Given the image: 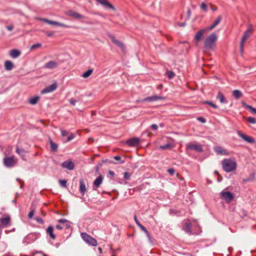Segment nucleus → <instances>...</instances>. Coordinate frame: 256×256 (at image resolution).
Instances as JSON below:
<instances>
[{
  "label": "nucleus",
  "mask_w": 256,
  "mask_h": 256,
  "mask_svg": "<svg viewBox=\"0 0 256 256\" xmlns=\"http://www.w3.org/2000/svg\"><path fill=\"white\" fill-rule=\"evenodd\" d=\"M140 142V139L138 137H134L128 139L126 142V144L130 146H136L139 145Z\"/></svg>",
  "instance_id": "11"
},
{
  "label": "nucleus",
  "mask_w": 256,
  "mask_h": 256,
  "mask_svg": "<svg viewBox=\"0 0 256 256\" xmlns=\"http://www.w3.org/2000/svg\"><path fill=\"white\" fill-rule=\"evenodd\" d=\"M134 220L136 224L140 227V228L141 229V230H142L145 233L147 238L148 239L149 242H152V238L150 234L148 231L146 229V228L144 226H143L140 223V222L138 221L136 215L134 216Z\"/></svg>",
  "instance_id": "9"
},
{
  "label": "nucleus",
  "mask_w": 256,
  "mask_h": 256,
  "mask_svg": "<svg viewBox=\"0 0 256 256\" xmlns=\"http://www.w3.org/2000/svg\"><path fill=\"white\" fill-rule=\"evenodd\" d=\"M20 51L19 50L15 49L11 50L10 52V56L14 58H18L20 56Z\"/></svg>",
  "instance_id": "26"
},
{
  "label": "nucleus",
  "mask_w": 256,
  "mask_h": 256,
  "mask_svg": "<svg viewBox=\"0 0 256 256\" xmlns=\"http://www.w3.org/2000/svg\"><path fill=\"white\" fill-rule=\"evenodd\" d=\"M214 150L217 154L222 156H226L228 154V152H226V150L222 148L221 146L214 147Z\"/></svg>",
  "instance_id": "20"
},
{
  "label": "nucleus",
  "mask_w": 256,
  "mask_h": 256,
  "mask_svg": "<svg viewBox=\"0 0 256 256\" xmlns=\"http://www.w3.org/2000/svg\"><path fill=\"white\" fill-rule=\"evenodd\" d=\"M150 128L152 130H156L158 128V126L156 124H152L151 125Z\"/></svg>",
  "instance_id": "54"
},
{
  "label": "nucleus",
  "mask_w": 256,
  "mask_h": 256,
  "mask_svg": "<svg viewBox=\"0 0 256 256\" xmlns=\"http://www.w3.org/2000/svg\"><path fill=\"white\" fill-rule=\"evenodd\" d=\"M98 4H102L106 8H109L112 10H115L114 7L108 0H96Z\"/></svg>",
  "instance_id": "12"
},
{
  "label": "nucleus",
  "mask_w": 256,
  "mask_h": 256,
  "mask_svg": "<svg viewBox=\"0 0 256 256\" xmlns=\"http://www.w3.org/2000/svg\"><path fill=\"white\" fill-rule=\"evenodd\" d=\"M248 121L250 122V123H252V124H254L256 123V119L252 116H250L247 119Z\"/></svg>",
  "instance_id": "45"
},
{
  "label": "nucleus",
  "mask_w": 256,
  "mask_h": 256,
  "mask_svg": "<svg viewBox=\"0 0 256 256\" xmlns=\"http://www.w3.org/2000/svg\"><path fill=\"white\" fill-rule=\"evenodd\" d=\"M222 166L225 172H230L236 170V163L231 159H224L222 161Z\"/></svg>",
  "instance_id": "1"
},
{
  "label": "nucleus",
  "mask_w": 256,
  "mask_h": 256,
  "mask_svg": "<svg viewBox=\"0 0 256 256\" xmlns=\"http://www.w3.org/2000/svg\"><path fill=\"white\" fill-rule=\"evenodd\" d=\"M103 180V177L102 175L98 176L94 182V189L96 190L94 187L98 188L102 184Z\"/></svg>",
  "instance_id": "23"
},
{
  "label": "nucleus",
  "mask_w": 256,
  "mask_h": 256,
  "mask_svg": "<svg viewBox=\"0 0 256 256\" xmlns=\"http://www.w3.org/2000/svg\"><path fill=\"white\" fill-rule=\"evenodd\" d=\"M178 25L180 26V27H184L186 26V22H178Z\"/></svg>",
  "instance_id": "55"
},
{
  "label": "nucleus",
  "mask_w": 256,
  "mask_h": 256,
  "mask_svg": "<svg viewBox=\"0 0 256 256\" xmlns=\"http://www.w3.org/2000/svg\"><path fill=\"white\" fill-rule=\"evenodd\" d=\"M110 38H111L112 42L113 43H114L116 45L118 46L120 48L124 50V44L120 42V40H116L114 36H110Z\"/></svg>",
  "instance_id": "17"
},
{
  "label": "nucleus",
  "mask_w": 256,
  "mask_h": 256,
  "mask_svg": "<svg viewBox=\"0 0 256 256\" xmlns=\"http://www.w3.org/2000/svg\"><path fill=\"white\" fill-rule=\"evenodd\" d=\"M204 32V29H202L200 30L198 32H197L194 38L196 41L199 42L201 40L202 37L203 36Z\"/></svg>",
  "instance_id": "29"
},
{
  "label": "nucleus",
  "mask_w": 256,
  "mask_h": 256,
  "mask_svg": "<svg viewBox=\"0 0 256 256\" xmlns=\"http://www.w3.org/2000/svg\"><path fill=\"white\" fill-rule=\"evenodd\" d=\"M68 132L66 130H61V134L62 136H66L68 135Z\"/></svg>",
  "instance_id": "51"
},
{
  "label": "nucleus",
  "mask_w": 256,
  "mask_h": 256,
  "mask_svg": "<svg viewBox=\"0 0 256 256\" xmlns=\"http://www.w3.org/2000/svg\"><path fill=\"white\" fill-rule=\"evenodd\" d=\"M197 120L199 122H202V123H204L206 122V119L204 118H202V117H198V118Z\"/></svg>",
  "instance_id": "53"
},
{
  "label": "nucleus",
  "mask_w": 256,
  "mask_h": 256,
  "mask_svg": "<svg viewBox=\"0 0 256 256\" xmlns=\"http://www.w3.org/2000/svg\"><path fill=\"white\" fill-rule=\"evenodd\" d=\"M130 176H131V174L130 173H129L128 172H124V180H129L130 179Z\"/></svg>",
  "instance_id": "46"
},
{
  "label": "nucleus",
  "mask_w": 256,
  "mask_h": 256,
  "mask_svg": "<svg viewBox=\"0 0 256 256\" xmlns=\"http://www.w3.org/2000/svg\"><path fill=\"white\" fill-rule=\"evenodd\" d=\"M14 27L12 26H6V28L8 30L11 31L13 30Z\"/></svg>",
  "instance_id": "57"
},
{
  "label": "nucleus",
  "mask_w": 256,
  "mask_h": 256,
  "mask_svg": "<svg viewBox=\"0 0 256 256\" xmlns=\"http://www.w3.org/2000/svg\"><path fill=\"white\" fill-rule=\"evenodd\" d=\"M172 147V144L170 143H168L166 144L162 145L160 146V148L161 150H166Z\"/></svg>",
  "instance_id": "39"
},
{
  "label": "nucleus",
  "mask_w": 256,
  "mask_h": 256,
  "mask_svg": "<svg viewBox=\"0 0 256 256\" xmlns=\"http://www.w3.org/2000/svg\"><path fill=\"white\" fill-rule=\"evenodd\" d=\"M114 159L118 161V162H114V164H122L124 162V160H122L121 157L119 156H114Z\"/></svg>",
  "instance_id": "36"
},
{
  "label": "nucleus",
  "mask_w": 256,
  "mask_h": 256,
  "mask_svg": "<svg viewBox=\"0 0 256 256\" xmlns=\"http://www.w3.org/2000/svg\"><path fill=\"white\" fill-rule=\"evenodd\" d=\"M210 8L214 12L216 11L218 9L217 7H213L212 6H210Z\"/></svg>",
  "instance_id": "60"
},
{
  "label": "nucleus",
  "mask_w": 256,
  "mask_h": 256,
  "mask_svg": "<svg viewBox=\"0 0 256 256\" xmlns=\"http://www.w3.org/2000/svg\"><path fill=\"white\" fill-rule=\"evenodd\" d=\"M58 66V62H56L55 61L52 60V61H50V62H46L44 64V68L52 70V69H54V68H57Z\"/></svg>",
  "instance_id": "18"
},
{
  "label": "nucleus",
  "mask_w": 256,
  "mask_h": 256,
  "mask_svg": "<svg viewBox=\"0 0 256 256\" xmlns=\"http://www.w3.org/2000/svg\"><path fill=\"white\" fill-rule=\"evenodd\" d=\"M34 210H31L30 212H29L28 214V218L30 219L32 218L34 214Z\"/></svg>",
  "instance_id": "52"
},
{
  "label": "nucleus",
  "mask_w": 256,
  "mask_h": 256,
  "mask_svg": "<svg viewBox=\"0 0 256 256\" xmlns=\"http://www.w3.org/2000/svg\"><path fill=\"white\" fill-rule=\"evenodd\" d=\"M217 36L215 33L211 34L205 40L204 48L206 50H212L216 46V42L217 40Z\"/></svg>",
  "instance_id": "2"
},
{
  "label": "nucleus",
  "mask_w": 256,
  "mask_h": 256,
  "mask_svg": "<svg viewBox=\"0 0 256 256\" xmlns=\"http://www.w3.org/2000/svg\"><path fill=\"white\" fill-rule=\"evenodd\" d=\"M48 141L50 144V150L52 152H56L58 149V145L56 143L53 142L50 138H49Z\"/></svg>",
  "instance_id": "28"
},
{
  "label": "nucleus",
  "mask_w": 256,
  "mask_h": 256,
  "mask_svg": "<svg viewBox=\"0 0 256 256\" xmlns=\"http://www.w3.org/2000/svg\"><path fill=\"white\" fill-rule=\"evenodd\" d=\"M216 98L218 99L220 102L222 104H227L228 101L225 98L224 95L220 92H218L216 96Z\"/></svg>",
  "instance_id": "24"
},
{
  "label": "nucleus",
  "mask_w": 256,
  "mask_h": 256,
  "mask_svg": "<svg viewBox=\"0 0 256 256\" xmlns=\"http://www.w3.org/2000/svg\"><path fill=\"white\" fill-rule=\"evenodd\" d=\"M108 174H110L112 176H114V172H112V170H109L108 171Z\"/></svg>",
  "instance_id": "59"
},
{
  "label": "nucleus",
  "mask_w": 256,
  "mask_h": 256,
  "mask_svg": "<svg viewBox=\"0 0 256 256\" xmlns=\"http://www.w3.org/2000/svg\"><path fill=\"white\" fill-rule=\"evenodd\" d=\"M5 70H12L14 67V64L10 60H6L4 62Z\"/></svg>",
  "instance_id": "27"
},
{
  "label": "nucleus",
  "mask_w": 256,
  "mask_h": 256,
  "mask_svg": "<svg viewBox=\"0 0 256 256\" xmlns=\"http://www.w3.org/2000/svg\"><path fill=\"white\" fill-rule=\"evenodd\" d=\"M62 168H66L69 170H72L74 168V163L70 160H66L61 164Z\"/></svg>",
  "instance_id": "14"
},
{
  "label": "nucleus",
  "mask_w": 256,
  "mask_h": 256,
  "mask_svg": "<svg viewBox=\"0 0 256 256\" xmlns=\"http://www.w3.org/2000/svg\"><path fill=\"white\" fill-rule=\"evenodd\" d=\"M42 20L43 22H44L48 24H50V22H51L52 20H48V19H46V18H44V19H42Z\"/></svg>",
  "instance_id": "58"
},
{
  "label": "nucleus",
  "mask_w": 256,
  "mask_h": 256,
  "mask_svg": "<svg viewBox=\"0 0 256 256\" xmlns=\"http://www.w3.org/2000/svg\"><path fill=\"white\" fill-rule=\"evenodd\" d=\"M186 150H194L199 152H203V149L201 144H194L192 142H190L186 145Z\"/></svg>",
  "instance_id": "7"
},
{
  "label": "nucleus",
  "mask_w": 256,
  "mask_h": 256,
  "mask_svg": "<svg viewBox=\"0 0 256 256\" xmlns=\"http://www.w3.org/2000/svg\"><path fill=\"white\" fill-rule=\"evenodd\" d=\"M86 191V186L82 178L80 180V192L84 196Z\"/></svg>",
  "instance_id": "22"
},
{
  "label": "nucleus",
  "mask_w": 256,
  "mask_h": 256,
  "mask_svg": "<svg viewBox=\"0 0 256 256\" xmlns=\"http://www.w3.org/2000/svg\"><path fill=\"white\" fill-rule=\"evenodd\" d=\"M39 98H40L38 96L32 97L29 100V102L31 104H35L37 103Z\"/></svg>",
  "instance_id": "34"
},
{
  "label": "nucleus",
  "mask_w": 256,
  "mask_h": 256,
  "mask_svg": "<svg viewBox=\"0 0 256 256\" xmlns=\"http://www.w3.org/2000/svg\"><path fill=\"white\" fill-rule=\"evenodd\" d=\"M58 182L60 186L62 188L66 187L67 180H60Z\"/></svg>",
  "instance_id": "38"
},
{
  "label": "nucleus",
  "mask_w": 256,
  "mask_h": 256,
  "mask_svg": "<svg viewBox=\"0 0 256 256\" xmlns=\"http://www.w3.org/2000/svg\"><path fill=\"white\" fill-rule=\"evenodd\" d=\"M162 87V86L160 84V85L158 86V88L160 89V88H161Z\"/></svg>",
  "instance_id": "64"
},
{
  "label": "nucleus",
  "mask_w": 256,
  "mask_h": 256,
  "mask_svg": "<svg viewBox=\"0 0 256 256\" xmlns=\"http://www.w3.org/2000/svg\"><path fill=\"white\" fill-rule=\"evenodd\" d=\"M17 162V159L14 156H6L4 158V164L7 168H12L16 164Z\"/></svg>",
  "instance_id": "4"
},
{
  "label": "nucleus",
  "mask_w": 256,
  "mask_h": 256,
  "mask_svg": "<svg viewBox=\"0 0 256 256\" xmlns=\"http://www.w3.org/2000/svg\"><path fill=\"white\" fill-rule=\"evenodd\" d=\"M165 100V98L162 96H159L157 95L152 96H150L146 97L144 99H142L140 100H138V102H154L158 100Z\"/></svg>",
  "instance_id": "10"
},
{
  "label": "nucleus",
  "mask_w": 256,
  "mask_h": 256,
  "mask_svg": "<svg viewBox=\"0 0 256 256\" xmlns=\"http://www.w3.org/2000/svg\"><path fill=\"white\" fill-rule=\"evenodd\" d=\"M35 220L39 224H43L44 223V221L39 217H36Z\"/></svg>",
  "instance_id": "49"
},
{
  "label": "nucleus",
  "mask_w": 256,
  "mask_h": 256,
  "mask_svg": "<svg viewBox=\"0 0 256 256\" xmlns=\"http://www.w3.org/2000/svg\"><path fill=\"white\" fill-rule=\"evenodd\" d=\"M98 250L100 253H102V249L101 248H98Z\"/></svg>",
  "instance_id": "62"
},
{
  "label": "nucleus",
  "mask_w": 256,
  "mask_h": 256,
  "mask_svg": "<svg viewBox=\"0 0 256 256\" xmlns=\"http://www.w3.org/2000/svg\"><path fill=\"white\" fill-rule=\"evenodd\" d=\"M58 223L62 224V225L56 224V228L58 230H62L65 228L66 230H72L70 222L66 219H60L58 220Z\"/></svg>",
  "instance_id": "6"
},
{
  "label": "nucleus",
  "mask_w": 256,
  "mask_h": 256,
  "mask_svg": "<svg viewBox=\"0 0 256 256\" xmlns=\"http://www.w3.org/2000/svg\"><path fill=\"white\" fill-rule=\"evenodd\" d=\"M78 100H76L74 98H70L68 100L70 104L72 106H75L76 102H78Z\"/></svg>",
  "instance_id": "47"
},
{
  "label": "nucleus",
  "mask_w": 256,
  "mask_h": 256,
  "mask_svg": "<svg viewBox=\"0 0 256 256\" xmlns=\"http://www.w3.org/2000/svg\"><path fill=\"white\" fill-rule=\"evenodd\" d=\"M168 172L172 176L175 173V170L174 168H170L168 170Z\"/></svg>",
  "instance_id": "50"
},
{
  "label": "nucleus",
  "mask_w": 256,
  "mask_h": 256,
  "mask_svg": "<svg viewBox=\"0 0 256 256\" xmlns=\"http://www.w3.org/2000/svg\"><path fill=\"white\" fill-rule=\"evenodd\" d=\"M56 83H54L46 87L42 90L41 93L44 94L52 92L56 90Z\"/></svg>",
  "instance_id": "15"
},
{
  "label": "nucleus",
  "mask_w": 256,
  "mask_h": 256,
  "mask_svg": "<svg viewBox=\"0 0 256 256\" xmlns=\"http://www.w3.org/2000/svg\"><path fill=\"white\" fill-rule=\"evenodd\" d=\"M252 34V28L251 26H250L248 28V29L246 30L242 36V38L240 44V50L241 53L243 52L244 51V44L245 42L248 38Z\"/></svg>",
  "instance_id": "3"
},
{
  "label": "nucleus",
  "mask_w": 256,
  "mask_h": 256,
  "mask_svg": "<svg viewBox=\"0 0 256 256\" xmlns=\"http://www.w3.org/2000/svg\"><path fill=\"white\" fill-rule=\"evenodd\" d=\"M204 104H208L214 108H218V106L216 104H214L211 101H205V102H204Z\"/></svg>",
  "instance_id": "41"
},
{
  "label": "nucleus",
  "mask_w": 256,
  "mask_h": 256,
  "mask_svg": "<svg viewBox=\"0 0 256 256\" xmlns=\"http://www.w3.org/2000/svg\"><path fill=\"white\" fill-rule=\"evenodd\" d=\"M232 94L234 98L236 100L240 99L242 96V93L239 90H234L232 92Z\"/></svg>",
  "instance_id": "33"
},
{
  "label": "nucleus",
  "mask_w": 256,
  "mask_h": 256,
  "mask_svg": "<svg viewBox=\"0 0 256 256\" xmlns=\"http://www.w3.org/2000/svg\"><path fill=\"white\" fill-rule=\"evenodd\" d=\"M93 72V69H89L84 73H83L82 76L86 78L90 76Z\"/></svg>",
  "instance_id": "35"
},
{
  "label": "nucleus",
  "mask_w": 256,
  "mask_h": 256,
  "mask_svg": "<svg viewBox=\"0 0 256 256\" xmlns=\"http://www.w3.org/2000/svg\"><path fill=\"white\" fill-rule=\"evenodd\" d=\"M160 127H163V126H164V124H163L161 123V124H160Z\"/></svg>",
  "instance_id": "63"
},
{
  "label": "nucleus",
  "mask_w": 256,
  "mask_h": 256,
  "mask_svg": "<svg viewBox=\"0 0 256 256\" xmlns=\"http://www.w3.org/2000/svg\"><path fill=\"white\" fill-rule=\"evenodd\" d=\"M54 35V32H48L46 33V36H52Z\"/></svg>",
  "instance_id": "56"
},
{
  "label": "nucleus",
  "mask_w": 256,
  "mask_h": 256,
  "mask_svg": "<svg viewBox=\"0 0 256 256\" xmlns=\"http://www.w3.org/2000/svg\"><path fill=\"white\" fill-rule=\"evenodd\" d=\"M46 232L52 239L54 240L56 238V235L54 234V228L52 226L48 227Z\"/></svg>",
  "instance_id": "25"
},
{
  "label": "nucleus",
  "mask_w": 256,
  "mask_h": 256,
  "mask_svg": "<svg viewBox=\"0 0 256 256\" xmlns=\"http://www.w3.org/2000/svg\"><path fill=\"white\" fill-rule=\"evenodd\" d=\"M50 24L55 25L56 26L64 27V28H66L70 27V26L66 25V24H62L61 22H57L56 21H53V20H52L51 22H50Z\"/></svg>",
  "instance_id": "32"
},
{
  "label": "nucleus",
  "mask_w": 256,
  "mask_h": 256,
  "mask_svg": "<svg viewBox=\"0 0 256 256\" xmlns=\"http://www.w3.org/2000/svg\"><path fill=\"white\" fill-rule=\"evenodd\" d=\"M237 133L238 136L242 138L244 141L250 144H253L255 142L254 138L242 133L240 131H238Z\"/></svg>",
  "instance_id": "13"
},
{
  "label": "nucleus",
  "mask_w": 256,
  "mask_h": 256,
  "mask_svg": "<svg viewBox=\"0 0 256 256\" xmlns=\"http://www.w3.org/2000/svg\"><path fill=\"white\" fill-rule=\"evenodd\" d=\"M42 46V44L40 43H37V44H34L33 45H32L30 47V49L31 50H34V49H36V48H40Z\"/></svg>",
  "instance_id": "44"
},
{
  "label": "nucleus",
  "mask_w": 256,
  "mask_h": 256,
  "mask_svg": "<svg viewBox=\"0 0 256 256\" xmlns=\"http://www.w3.org/2000/svg\"><path fill=\"white\" fill-rule=\"evenodd\" d=\"M200 8L202 10H203L204 12H206L208 11V6L206 4L202 2L200 6Z\"/></svg>",
  "instance_id": "43"
},
{
  "label": "nucleus",
  "mask_w": 256,
  "mask_h": 256,
  "mask_svg": "<svg viewBox=\"0 0 256 256\" xmlns=\"http://www.w3.org/2000/svg\"><path fill=\"white\" fill-rule=\"evenodd\" d=\"M174 76H175V74L174 73V72H173L172 71L167 72V76L169 78H170V79L172 78Z\"/></svg>",
  "instance_id": "42"
},
{
  "label": "nucleus",
  "mask_w": 256,
  "mask_h": 256,
  "mask_svg": "<svg viewBox=\"0 0 256 256\" xmlns=\"http://www.w3.org/2000/svg\"><path fill=\"white\" fill-rule=\"evenodd\" d=\"M75 137V136L74 134H71L67 138V140H66V142H70V140H73Z\"/></svg>",
  "instance_id": "48"
},
{
  "label": "nucleus",
  "mask_w": 256,
  "mask_h": 256,
  "mask_svg": "<svg viewBox=\"0 0 256 256\" xmlns=\"http://www.w3.org/2000/svg\"><path fill=\"white\" fill-rule=\"evenodd\" d=\"M190 10H188V18H190Z\"/></svg>",
  "instance_id": "61"
},
{
  "label": "nucleus",
  "mask_w": 256,
  "mask_h": 256,
  "mask_svg": "<svg viewBox=\"0 0 256 256\" xmlns=\"http://www.w3.org/2000/svg\"><path fill=\"white\" fill-rule=\"evenodd\" d=\"M222 17L221 16H219L216 19L214 24L209 28L210 30L214 29L222 20Z\"/></svg>",
  "instance_id": "31"
},
{
  "label": "nucleus",
  "mask_w": 256,
  "mask_h": 256,
  "mask_svg": "<svg viewBox=\"0 0 256 256\" xmlns=\"http://www.w3.org/2000/svg\"><path fill=\"white\" fill-rule=\"evenodd\" d=\"M66 14L67 16L73 17L76 19H82L84 18L83 15L72 10L68 11Z\"/></svg>",
  "instance_id": "16"
},
{
  "label": "nucleus",
  "mask_w": 256,
  "mask_h": 256,
  "mask_svg": "<svg viewBox=\"0 0 256 256\" xmlns=\"http://www.w3.org/2000/svg\"><path fill=\"white\" fill-rule=\"evenodd\" d=\"M0 221L2 227L6 228L10 225V218L9 216L2 218Z\"/></svg>",
  "instance_id": "19"
},
{
  "label": "nucleus",
  "mask_w": 256,
  "mask_h": 256,
  "mask_svg": "<svg viewBox=\"0 0 256 256\" xmlns=\"http://www.w3.org/2000/svg\"><path fill=\"white\" fill-rule=\"evenodd\" d=\"M16 152L20 156L22 159L25 156L26 152V150L22 148L17 147L16 148Z\"/></svg>",
  "instance_id": "30"
},
{
  "label": "nucleus",
  "mask_w": 256,
  "mask_h": 256,
  "mask_svg": "<svg viewBox=\"0 0 256 256\" xmlns=\"http://www.w3.org/2000/svg\"><path fill=\"white\" fill-rule=\"evenodd\" d=\"M254 178V175L253 174H252L250 177L246 178H244L243 180V182H247L250 181H252Z\"/></svg>",
  "instance_id": "37"
},
{
  "label": "nucleus",
  "mask_w": 256,
  "mask_h": 256,
  "mask_svg": "<svg viewBox=\"0 0 256 256\" xmlns=\"http://www.w3.org/2000/svg\"><path fill=\"white\" fill-rule=\"evenodd\" d=\"M246 107L248 108L253 114H256V108L252 106L246 104Z\"/></svg>",
  "instance_id": "40"
},
{
  "label": "nucleus",
  "mask_w": 256,
  "mask_h": 256,
  "mask_svg": "<svg viewBox=\"0 0 256 256\" xmlns=\"http://www.w3.org/2000/svg\"><path fill=\"white\" fill-rule=\"evenodd\" d=\"M221 198L226 202H230L232 201L234 198V194L230 192L222 191L220 193Z\"/></svg>",
  "instance_id": "8"
},
{
  "label": "nucleus",
  "mask_w": 256,
  "mask_h": 256,
  "mask_svg": "<svg viewBox=\"0 0 256 256\" xmlns=\"http://www.w3.org/2000/svg\"><path fill=\"white\" fill-rule=\"evenodd\" d=\"M81 236L83 240L90 245L96 246L97 245L96 240L85 232L81 234Z\"/></svg>",
  "instance_id": "5"
},
{
  "label": "nucleus",
  "mask_w": 256,
  "mask_h": 256,
  "mask_svg": "<svg viewBox=\"0 0 256 256\" xmlns=\"http://www.w3.org/2000/svg\"><path fill=\"white\" fill-rule=\"evenodd\" d=\"M192 224L189 221H187L184 224V226L183 228V230L188 234H192Z\"/></svg>",
  "instance_id": "21"
}]
</instances>
